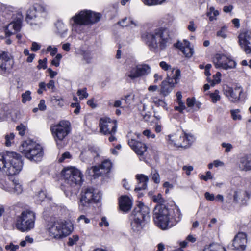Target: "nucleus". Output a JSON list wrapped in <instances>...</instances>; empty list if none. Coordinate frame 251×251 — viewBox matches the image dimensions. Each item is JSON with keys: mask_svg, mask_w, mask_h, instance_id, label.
Returning <instances> with one entry per match:
<instances>
[{"mask_svg": "<svg viewBox=\"0 0 251 251\" xmlns=\"http://www.w3.org/2000/svg\"><path fill=\"white\" fill-rule=\"evenodd\" d=\"M142 37L152 51L164 49L171 40L169 31L162 27L146 32Z\"/></svg>", "mask_w": 251, "mask_h": 251, "instance_id": "obj_1", "label": "nucleus"}, {"mask_svg": "<svg viewBox=\"0 0 251 251\" xmlns=\"http://www.w3.org/2000/svg\"><path fill=\"white\" fill-rule=\"evenodd\" d=\"M22 156L15 152L7 151L0 154V170L9 176L19 173L23 168Z\"/></svg>", "mask_w": 251, "mask_h": 251, "instance_id": "obj_2", "label": "nucleus"}, {"mask_svg": "<svg viewBox=\"0 0 251 251\" xmlns=\"http://www.w3.org/2000/svg\"><path fill=\"white\" fill-rule=\"evenodd\" d=\"M62 175L67 184L66 189L64 191L66 196H70L73 193L76 194L83 181L81 172L75 167H70L63 170Z\"/></svg>", "mask_w": 251, "mask_h": 251, "instance_id": "obj_3", "label": "nucleus"}, {"mask_svg": "<svg viewBox=\"0 0 251 251\" xmlns=\"http://www.w3.org/2000/svg\"><path fill=\"white\" fill-rule=\"evenodd\" d=\"M149 207L142 202H140L134 208L132 213L133 221L131 223V226L134 231H140L144 225V223L149 220Z\"/></svg>", "mask_w": 251, "mask_h": 251, "instance_id": "obj_4", "label": "nucleus"}, {"mask_svg": "<svg viewBox=\"0 0 251 251\" xmlns=\"http://www.w3.org/2000/svg\"><path fill=\"white\" fill-rule=\"evenodd\" d=\"M20 150L25 156L35 162L40 161L43 156V150L40 145L31 140H27L23 143Z\"/></svg>", "mask_w": 251, "mask_h": 251, "instance_id": "obj_5", "label": "nucleus"}, {"mask_svg": "<svg viewBox=\"0 0 251 251\" xmlns=\"http://www.w3.org/2000/svg\"><path fill=\"white\" fill-rule=\"evenodd\" d=\"M170 212L164 204H157L153 210V220L156 226L162 230L167 229L172 226L170 224Z\"/></svg>", "mask_w": 251, "mask_h": 251, "instance_id": "obj_6", "label": "nucleus"}, {"mask_svg": "<svg viewBox=\"0 0 251 251\" xmlns=\"http://www.w3.org/2000/svg\"><path fill=\"white\" fill-rule=\"evenodd\" d=\"M35 214L32 211L22 212L17 218L16 227L22 232L28 231L34 227Z\"/></svg>", "mask_w": 251, "mask_h": 251, "instance_id": "obj_7", "label": "nucleus"}, {"mask_svg": "<svg viewBox=\"0 0 251 251\" xmlns=\"http://www.w3.org/2000/svg\"><path fill=\"white\" fill-rule=\"evenodd\" d=\"M71 223H66L61 220H56L48 228L50 236L54 238H60L69 235L73 230Z\"/></svg>", "mask_w": 251, "mask_h": 251, "instance_id": "obj_8", "label": "nucleus"}, {"mask_svg": "<svg viewBox=\"0 0 251 251\" xmlns=\"http://www.w3.org/2000/svg\"><path fill=\"white\" fill-rule=\"evenodd\" d=\"M99 126L100 132L105 135H110L109 141L113 142L117 140L115 135L117 132V121L110 119L108 117L101 118L100 120Z\"/></svg>", "mask_w": 251, "mask_h": 251, "instance_id": "obj_9", "label": "nucleus"}, {"mask_svg": "<svg viewBox=\"0 0 251 251\" xmlns=\"http://www.w3.org/2000/svg\"><path fill=\"white\" fill-rule=\"evenodd\" d=\"M50 130L58 146V142L62 141L70 133V123L67 121H61L58 124L51 126Z\"/></svg>", "mask_w": 251, "mask_h": 251, "instance_id": "obj_10", "label": "nucleus"}, {"mask_svg": "<svg viewBox=\"0 0 251 251\" xmlns=\"http://www.w3.org/2000/svg\"><path fill=\"white\" fill-rule=\"evenodd\" d=\"M99 199L100 196L94 192V189L93 188H88L81 193L79 207L80 209L84 210L89 207L91 204L97 202Z\"/></svg>", "mask_w": 251, "mask_h": 251, "instance_id": "obj_11", "label": "nucleus"}, {"mask_svg": "<svg viewBox=\"0 0 251 251\" xmlns=\"http://www.w3.org/2000/svg\"><path fill=\"white\" fill-rule=\"evenodd\" d=\"M180 76V71L178 69L175 70V73L171 76L168 75L166 80L161 83L160 94L164 97L167 96L175 87V84H177Z\"/></svg>", "mask_w": 251, "mask_h": 251, "instance_id": "obj_12", "label": "nucleus"}, {"mask_svg": "<svg viewBox=\"0 0 251 251\" xmlns=\"http://www.w3.org/2000/svg\"><path fill=\"white\" fill-rule=\"evenodd\" d=\"M151 72V67L146 64H138L130 67L126 76L134 80L142 76H145Z\"/></svg>", "mask_w": 251, "mask_h": 251, "instance_id": "obj_13", "label": "nucleus"}, {"mask_svg": "<svg viewBox=\"0 0 251 251\" xmlns=\"http://www.w3.org/2000/svg\"><path fill=\"white\" fill-rule=\"evenodd\" d=\"M213 62L216 68L228 70L235 68L236 62L231 57L217 54L214 58Z\"/></svg>", "mask_w": 251, "mask_h": 251, "instance_id": "obj_14", "label": "nucleus"}, {"mask_svg": "<svg viewBox=\"0 0 251 251\" xmlns=\"http://www.w3.org/2000/svg\"><path fill=\"white\" fill-rule=\"evenodd\" d=\"M100 17H72L70 20V24L72 29L76 31L79 25H88L99 22Z\"/></svg>", "mask_w": 251, "mask_h": 251, "instance_id": "obj_15", "label": "nucleus"}, {"mask_svg": "<svg viewBox=\"0 0 251 251\" xmlns=\"http://www.w3.org/2000/svg\"><path fill=\"white\" fill-rule=\"evenodd\" d=\"M239 44L246 54H251V30L241 32L238 36Z\"/></svg>", "mask_w": 251, "mask_h": 251, "instance_id": "obj_16", "label": "nucleus"}, {"mask_svg": "<svg viewBox=\"0 0 251 251\" xmlns=\"http://www.w3.org/2000/svg\"><path fill=\"white\" fill-rule=\"evenodd\" d=\"M7 52H0V71L2 75L8 72L12 68L13 61Z\"/></svg>", "mask_w": 251, "mask_h": 251, "instance_id": "obj_17", "label": "nucleus"}, {"mask_svg": "<svg viewBox=\"0 0 251 251\" xmlns=\"http://www.w3.org/2000/svg\"><path fill=\"white\" fill-rule=\"evenodd\" d=\"M247 243V236L245 233L239 232L232 241L233 249L243 251L245 250Z\"/></svg>", "mask_w": 251, "mask_h": 251, "instance_id": "obj_18", "label": "nucleus"}, {"mask_svg": "<svg viewBox=\"0 0 251 251\" xmlns=\"http://www.w3.org/2000/svg\"><path fill=\"white\" fill-rule=\"evenodd\" d=\"M112 166V163L109 160H105L101 165L97 166H93L92 170L95 178L98 177L103 174H106L110 171Z\"/></svg>", "mask_w": 251, "mask_h": 251, "instance_id": "obj_19", "label": "nucleus"}, {"mask_svg": "<svg viewBox=\"0 0 251 251\" xmlns=\"http://www.w3.org/2000/svg\"><path fill=\"white\" fill-rule=\"evenodd\" d=\"M243 89L240 86H236L235 88L226 87L224 88V94L229 98L232 102H236L240 99L241 94Z\"/></svg>", "mask_w": 251, "mask_h": 251, "instance_id": "obj_20", "label": "nucleus"}, {"mask_svg": "<svg viewBox=\"0 0 251 251\" xmlns=\"http://www.w3.org/2000/svg\"><path fill=\"white\" fill-rule=\"evenodd\" d=\"M22 20L21 18H18L16 21L9 24L5 27L4 31L6 36H10L20 31L21 28Z\"/></svg>", "mask_w": 251, "mask_h": 251, "instance_id": "obj_21", "label": "nucleus"}, {"mask_svg": "<svg viewBox=\"0 0 251 251\" xmlns=\"http://www.w3.org/2000/svg\"><path fill=\"white\" fill-rule=\"evenodd\" d=\"M128 143L131 149L138 155H143L147 151V147L143 143L131 139L128 141Z\"/></svg>", "mask_w": 251, "mask_h": 251, "instance_id": "obj_22", "label": "nucleus"}, {"mask_svg": "<svg viewBox=\"0 0 251 251\" xmlns=\"http://www.w3.org/2000/svg\"><path fill=\"white\" fill-rule=\"evenodd\" d=\"M238 166L240 170H251V154L246 155L240 158Z\"/></svg>", "mask_w": 251, "mask_h": 251, "instance_id": "obj_23", "label": "nucleus"}, {"mask_svg": "<svg viewBox=\"0 0 251 251\" xmlns=\"http://www.w3.org/2000/svg\"><path fill=\"white\" fill-rule=\"evenodd\" d=\"M119 203L120 209L124 212H127L131 208L132 201L128 196H121L119 199Z\"/></svg>", "mask_w": 251, "mask_h": 251, "instance_id": "obj_24", "label": "nucleus"}, {"mask_svg": "<svg viewBox=\"0 0 251 251\" xmlns=\"http://www.w3.org/2000/svg\"><path fill=\"white\" fill-rule=\"evenodd\" d=\"M10 191L9 193L18 195L21 194L23 191L22 185L20 184L18 180H15L11 182V185L10 187Z\"/></svg>", "mask_w": 251, "mask_h": 251, "instance_id": "obj_25", "label": "nucleus"}, {"mask_svg": "<svg viewBox=\"0 0 251 251\" xmlns=\"http://www.w3.org/2000/svg\"><path fill=\"white\" fill-rule=\"evenodd\" d=\"M177 138L178 134H174L168 135L167 139L168 140V144L171 146L179 148L180 147V146H182V144L179 142Z\"/></svg>", "mask_w": 251, "mask_h": 251, "instance_id": "obj_26", "label": "nucleus"}, {"mask_svg": "<svg viewBox=\"0 0 251 251\" xmlns=\"http://www.w3.org/2000/svg\"><path fill=\"white\" fill-rule=\"evenodd\" d=\"M203 251H226V249L219 244L212 243L206 246Z\"/></svg>", "mask_w": 251, "mask_h": 251, "instance_id": "obj_27", "label": "nucleus"}, {"mask_svg": "<svg viewBox=\"0 0 251 251\" xmlns=\"http://www.w3.org/2000/svg\"><path fill=\"white\" fill-rule=\"evenodd\" d=\"M151 100L152 103H153L155 106L157 107H162L165 109H167V104L166 103L162 100L158 99L156 97H152L151 98Z\"/></svg>", "mask_w": 251, "mask_h": 251, "instance_id": "obj_28", "label": "nucleus"}, {"mask_svg": "<svg viewBox=\"0 0 251 251\" xmlns=\"http://www.w3.org/2000/svg\"><path fill=\"white\" fill-rule=\"evenodd\" d=\"M136 177L138 182H140V183H143L141 187H147V182L149 178L147 176L143 174H138L136 176Z\"/></svg>", "mask_w": 251, "mask_h": 251, "instance_id": "obj_29", "label": "nucleus"}, {"mask_svg": "<svg viewBox=\"0 0 251 251\" xmlns=\"http://www.w3.org/2000/svg\"><path fill=\"white\" fill-rule=\"evenodd\" d=\"M11 183L9 184V182L6 181L4 178H1L0 179V188L3 190L9 192L10 191V187Z\"/></svg>", "mask_w": 251, "mask_h": 251, "instance_id": "obj_30", "label": "nucleus"}, {"mask_svg": "<svg viewBox=\"0 0 251 251\" xmlns=\"http://www.w3.org/2000/svg\"><path fill=\"white\" fill-rule=\"evenodd\" d=\"M179 50L187 57H191L194 53L193 49L191 48L190 46L186 47L185 48H182Z\"/></svg>", "mask_w": 251, "mask_h": 251, "instance_id": "obj_31", "label": "nucleus"}, {"mask_svg": "<svg viewBox=\"0 0 251 251\" xmlns=\"http://www.w3.org/2000/svg\"><path fill=\"white\" fill-rule=\"evenodd\" d=\"M183 140L187 144V148H188L194 142V138L192 135L183 133Z\"/></svg>", "mask_w": 251, "mask_h": 251, "instance_id": "obj_32", "label": "nucleus"}, {"mask_svg": "<svg viewBox=\"0 0 251 251\" xmlns=\"http://www.w3.org/2000/svg\"><path fill=\"white\" fill-rule=\"evenodd\" d=\"M75 16H100V13H96L91 10H82L80 11L78 14H75Z\"/></svg>", "mask_w": 251, "mask_h": 251, "instance_id": "obj_33", "label": "nucleus"}, {"mask_svg": "<svg viewBox=\"0 0 251 251\" xmlns=\"http://www.w3.org/2000/svg\"><path fill=\"white\" fill-rule=\"evenodd\" d=\"M227 26H223L220 30L217 32L216 35L224 39L226 38L227 37Z\"/></svg>", "mask_w": 251, "mask_h": 251, "instance_id": "obj_34", "label": "nucleus"}, {"mask_svg": "<svg viewBox=\"0 0 251 251\" xmlns=\"http://www.w3.org/2000/svg\"><path fill=\"white\" fill-rule=\"evenodd\" d=\"M174 215L173 216L174 219L176 222L179 221L182 217V215L180 212V209L177 207H176L174 209Z\"/></svg>", "mask_w": 251, "mask_h": 251, "instance_id": "obj_35", "label": "nucleus"}, {"mask_svg": "<svg viewBox=\"0 0 251 251\" xmlns=\"http://www.w3.org/2000/svg\"><path fill=\"white\" fill-rule=\"evenodd\" d=\"M77 95L79 97L80 100H82L84 98H87L88 97V94L87 93L86 88L78 90Z\"/></svg>", "mask_w": 251, "mask_h": 251, "instance_id": "obj_36", "label": "nucleus"}, {"mask_svg": "<svg viewBox=\"0 0 251 251\" xmlns=\"http://www.w3.org/2000/svg\"><path fill=\"white\" fill-rule=\"evenodd\" d=\"M22 98V101L23 103L30 101L31 100V92L30 91H26L25 93H23Z\"/></svg>", "mask_w": 251, "mask_h": 251, "instance_id": "obj_37", "label": "nucleus"}, {"mask_svg": "<svg viewBox=\"0 0 251 251\" xmlns=\"http://www.w3.org/2000/svg\"><path fill=\"white\" fill-rule=\"evenodd\" d=\"M230 113L232 118L234 120H240L241 119L242 116L239 114L240 110L239 109L231 110Z\"/></svg>", "mask_w": 251, "mask_h": 251, "instance_id": "obj_38", "label": "nucleus"}, {"mask_svg": "<svg viewBox=\"0 0 251 251\" xmlns=\"http://www.w3.org/2000/svg\"><path fill=\"white\" fill-rule=\"evenodd\" d=\"M190 46V42L187 40H183L182 42L178 41L175 45V47L180 49Z\"/></svg>", "mask_w": 251, "mask_h": 251, "instance_id": "obj_39", "label": "nucleus"}, {"mask_svg": "<svg viewBox=\"0 0 251 251\" xmlns=\"http://www.w3.org/2000/svg\"><path fill=\"white\" fill-rule=\"evenodd\" d=\"M210 97L213 103H216L220 100V96L219 95V91L218 90H215L214 93H211Z\"/></svg>", "mask_w": 251, "mask_h": 251, "instance_id": "obj_40", "label": "nucleus"}, {"mask_svg": "<svg viewBox=\"0 0 251 251\" xmlns=\"http://www.w3.org/2000/svg\"><path fill=\"white\" fill-rule=\"evenodd\" d=\"M153 201L156 202L158 204H164L165 202L164 199L162 198L161 194H158L157 196L153 197Z\"/></svg>", "mask_w": 251, "mask_h": 251, "instance_id": "obj_41", "label": "nucleus"}, {"mask_svg": "<svg viewBox=\"0 0 251 251\" xmlns=\"http://www.w3.org/2000/svg\"><path fill=\"white\" fill-rule=\"evenodd\" d=\"M79 237L78 235H75L69 238L68 245L69 246H73L76 244V242L78 241Z\"/></svg>", "mask_w": 251, "mask_h": 251, "instance_id": "obj_42", "label": "nucleus"}, {"mask_svg": "<svg viewBox=\"0 0 251 251\" xmlns=\"http://www.w3.org/2000/svg\"><path fill=\"white\" fill-rule=\"evenodd\" d=\"M14 134L13 133L5 136V145L7 147L10 146L11 145L12 141L14 138Z\"/></svg>", "mask_w": 251, "mask_h": 251, "instance_id": "obj_43", "label": "nucleus"}, {"mask_svg": "<svg viewBox=\"0 0 251 251\" xmlns=\"http://www.w3.org/2000/svg\"><path fill=\"white\" fill-rule=\"evenodd\" d=\"M55 26L57 29L58 32L60 33H62L66 30L64 24L61 21H58L55 24Z\"/></svg>", "mask_w": 251, "mask_h": 251, "instance_id": "obj_44", "label": "nucleus"}, {"mask_svg": "<svg viewBox=\"0 0 251 251\" xmlns=\"http://www.w3.org/2000/svg\"><path fill=\"white\" fill-rule=\"evenodd\" d=\"M160 66L163 69V70L165 71H168L170 70L172 73H173L175 71L174 69H172L171 65L168 64L165 61H161L159 63Z\"/></svg>", "mask_w": 251, "mask_h": 251, "instance_id": "obj_45", "label": "nucleus"}, {"mask_svg": "<svg viewBox=\"0 0 251 251\" xmlns=\"http://www.w3.org/2000/svg\"><path fill=\"white\" fill-rule=\"evenodd\" d=\"M219 12L218 10H216L214 7H210L207 11L206 16H218Z\"/></svg>", "mask_w": 251, "mask_h": 251, "instance_id": "obj_46", "label": "nucleus"}, {"mask_svg": "<svg viewBox=\"0 0 251 251\" xmlns=\"http://www.w3.org/2000/svg\"><path fill=\"white\" fill-rule=\"evenodd\" d=\"M72 158V155L70 154V152L68 151L65 152L63 153L61 156L59 158L58 161L59 162H63L66 159H71Z\"/></svg>", "mask_w": 251, "mask_h": 251, "instance_id": "obj_47", "label": "nucleus"}, {"mask_svg": "<svg viewBox=\"0 0 251 251\" xmlns=\"http://www.w3.org/2000/svg\"><path fill=\"white\" fill-rule=\"evenodd\" d=\"M47 59L46 58H45L44 59L41 60L40 59L38 61L39 65L37 66V68L38 69H41V68H43L44 69H45L47 68Z\"/></svg>", "mask_w": 251, "mask_h": 251, "instance_id": "obj_48", "label": "nucleus"}, {"mask_svg": "<svg viewBox=\"0 0 251 251\" xmlns=\"http://www.w3.org/2000/svg\"><path fill=\"white\" fill-rule=\"evenodd\" d=\"M221 74L219 72H217L215 75H213V80L212 81L211 85L214 86L215 84L218 83L220 82V77Z\"/></svg>", "mask_w": 251, "mask_h": 251, "instance_id": "obj_49", "label": "nucleus"}, {"mask_svg": "<svg viewBox=\"0 0 251 251\" xmlns=\"http://www.w3.org/2000/svg\"><path fill=\"white\" fill-rule=\"evenodd\" d=\"M6 115L5 106L0 103V120L4 119Z\"/></svg>", "mask_w": 251, "mask_h": 251, "instance_id": "obj_50", "label": "nucleus"}, {"mask_svg": "<svg viewBox=\"0 0 251 251\" xmlns=\"http://www.w3.org/2000/svg\"><path fill=\"white\" fill-rule=\"evenodd\" d=\"M199 177L200 179H203L205 181H207L209 179H212L211 173L210 171H207L206 173V175L205 176L202 175H200Z\"/></svg>", "mask_w": 251, "mask_h": 251, "instance_id": "obj_51", "label": "nucleus"}, {"mask_svg": "<svg viewBox=\"0 0 251 251\" xmlns=\"http://www.w3.org/2000/svg\"><path fill=\"white\" fill-rule=\"evenodd\" d=\"M241 195V191H235L234 192V194L233 196V202L235 203H239V197Z\"/></svg>", "mask_w": 251, "mask_h": 251, "instance_id": "obj_52", "label": "nucleus"}, {"mask_svg": "<svg viewBox=\"0 0 251 251\" xmlns=\"http://www.w3.org/2000/svg\"><path fill=\"white\" fill-rule=\"evenodd\" d=\"M38 199L39 201H43L47 198V195L46 192L44 191H40L39 192L37 195Z\"/></svg>", "mask_w": 251, "mask_h": 251, "instance_id": "obj_53", "label": "nucleus"}, {"mask_svg": "<svg viewBox=\"0 0 251 251\" xmlns=\"http://www.w3.org/2000/svg\"><path fill=\"white\" fill-rule=\"evenodd\" d=\"M95 154H96V153L93 151L92 150H89L86 152H82L81 156H83V155H87L89 157L92 158L95 157Z\"/></svg>", "mask_w": 251, "mask_h": 251, "instance_id": "obj_54", "label": "nucleus"}, {"mask_svg": "<svg viewBox=\"0 0 251 251\" xmlns=\"http://www.w3.org/2000/svg\"><path fill=\"white\" fill-rule=\"evenodd\" d=\"M130 22L132 21L130 20V18L125 17L122 20V21L119 22L118 24L122 26H126L128 25L129 22Z\"/></svg>", "mask_w": 251, "mask_h": 251, "instance_id": "obj_55", "label": "nucleus"}, {"mask_svg": "<svg viewBox=\"0 0 251 251\" xmlns=\"http://www.w3.org/2000/svg\"><path fill=\"white\" fill-rule=\"evenodd\" d=\"M221 145L223 148H225V151L226 152H230L233 148L232 145L230 143H223Z\"/></svg>", "mask_w": 251, "mask_h": 251, "instance_id": "obj_56", "label": "nucleus"}, {"mask_svg": "<svg viewBox=\"0 0 251 251\" xmlns=\"http://www.w3.org/2000/svg\"><path fill=\"white\" fill-rule=\"evenodd\" d=\"M25 127L22 124L17 126L16 129L19 131V134L21 136H23L25 134Z\"/></svg>", "mask_w": 251, "mask_h": 251, "instance_id": "obj_57", "label": "nucleus"}, {"mask_svg": "<svg viewBox=\"0 0 251 251\" xmlns=\"http://www.w3.org/2000/svg\"><path fill=\"white\" fill-rule=\"evenodd\" d=\"M152 179L154 182L156 183H158L160 182V176L158 173L154 172H152Z\"/></svg>", "mask_w": 251, "mask_h": 251, "instance_id": "obj_58", "label": "nucleus"}, {"mask_svg": "<svg viewBox=\"0 0 251 251\" xmlns=\"http://www.w3.org/2000/svg\"><path fill=\"white\" fill-rule=\"evenodd\" d=\"M177 140H178L179 142L182 144V146H180V147L184 148H187V144H186L185 142L184 143L183 140V133L180 135L178 134Z\"/></svg>", "mask_w": 251, "mask_h": 251, "instance_id": "obj_59", "label": "nucleus"}, {"mask_svg": "<svg viewBox=\"0 0 251 251\" xmlns=\"http://www.w3.org/2000/svg\"><path fill=\"white\" fill-rule=\"evenodd\" d=\"M182 170L185 172L187 176H189L191 174V172L193 170V167L192 166H184L182 167Z\"/></svg>", "mask_w": 251, "mask_h": 251, "instance_id": "obj_60", "label": "nucleus"}, {"mask_svg": "<svg viewBox=\"0 0 251 251\" xmlns=\"http://www.w3.org/2000/svg\"><path fill=\"white\" fill-rule=\"evenodd\" d=\"M143 134L144 136H147L148 138H154L155 135L152 133L150 130L147 129L143 131Z\"/></svg>", "mask_w": 251, "mask_h": 251, "instance_id": "obj_61", "label": "nucleus"}, {"mask_svg": "<svg viewBox=\"0 0 251 251\" xmlns=\"http://www.w3.org/2000/svg\"><path fill=\"white\" fill-rule=\"evenodd\" d=\"M19 245H15L11 243L10 245H6L5 246V249L6 250H9L10 251H15L19 248Z\"/></svg>", "mask_w": 251, "mask_h": 251, "instance_id": "obj_62", "label": "nucleus"}, {"mask_svg": "<svg viewBox=\"0 0 251 251\" xmlns=\"http://www.w3.org/2000/svg\"><path fill=\"white\" fill-rule=\"evenodd\" d=\"M204 197L205 199L208 201H213L215 200L214 195L208 192L205 193Z\"/></svg>", "mask_w": 251, "mask_h": 251, "instance_id": "obj_63", "label": "nucleus"}, {"mask_svg": "<svg viewBox=\"0 0 251 251\" xmlns=\"http://www.w3.org/2000/svg\"><path fill=\"white\" fill-rule=\"evenodd\" d=\"M99 225L100 226H105L107 227L109 226V223L105 217H103L101 218V222L99 223Z\"/></svg>", "mask_w": 251, "mask_h": 251, "instance_id": "obj_64", "label": "nucleus"}]
</instances>
